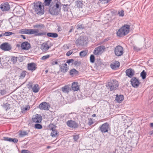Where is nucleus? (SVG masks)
I'll return each instance as SVG.
<instances>
[{
    "label": "nucleus",
    "instance_id": "f257e3e1",
    "mask_svg": "<svg viewBox=\"0 0 153 153\" xmlns=\"http://www.w3.org/2000/svg\"><path fill=\"white\" fill-rule=\"evenodd\" d=\"M61 3L58 1H55L53 4H51L49 9L50 13L52 15L57 14L58 10H60L62 7Z\"/></svg>",
    "mask_w": 153,
    "mask_h": 153
},
{
    "label": "nucleus",
    "instance_id": "f03ea898",
    "mask_svg": "<svg viewBox=\"0 0 153 153\" xmlns=\"http://www.w3.org/2000/svg\"><path fill=\"white\" fill-rule=\"evenodd\" d=\"M38 32L39 30H38L33 29H23L20 30L19 31V33H20L27 34H35V35L36 36H39L45 35L46 34V33L45 32L38 33Z\"/></svg>",
    "mask_w": 153,
    "mask_h": 153
},
{
    "label": "nucleus",
    "instance_id": "7ed1b4c3",
    "mask_svg": "<svg viewBox=\"0 0 153 153\" xmlns=\"http://www.w3.org/2000/svg\"><path fill=\"white\" fill-rule=\"evenodd\" d=\"M130 26L125 25L117 31V34L119 37H122L128 33L129 31Z\"/></svg>",
    "mask_w": 153,
    "mask_h": 153
},
{
    "label": "nucleus",
    "instance_id": "20e7f679",
    "mask_svg": "<svg viewBox=\"0 0 153 153\" xmlns=\"http://www.w3.org/2000/svg\"><path fill=\"white\" fill-rule=\"evenodd\" d=\"M34 4V9L36 13L40 14H43L44 10L42 3L38 1L35 3Z\"/></svg>",
    "mask_w": 153,
    "mask_h": 153
},
{
    "label": "nucleus",
    "instance_id": "39448f33",
    "mask_svg": "<svg viewBox=\"0 0 153 153\" xmlns=\"http://www.w3.org/2000/svg\"><path fill=\"white\" fill-rule=\"evenodd\" d=\"M114 52L115 54L117 56H121L123 52V48L120 45L117 46L115 48Z\"/></svg>",
    "mask_w": 153,
    "mask_h": 153
},
{
    "label": "nucleus",
    "instance_id": "423d86ee",
    "mask_svg": "<svg viewBox=\"0 0 153 153\" xmlns=\"http://www.w3.org/2000/svg\"><path fill=\"white\" fill-rule=\"evenodd\" d=\"M87 39L83 36L79 37L76 41V43L79 45H83L87 42Z\"/></svg>",
    "mask_w": 153,
    "mask_h": 153
},
{
    "label": "nucleus",
    "instance_id": "0eeeda50",
    "mask_svg": "<svg viewBox=\"0 0 153 153\" xmlns=\"http://www.w3.org/2000/svg\"><path fill=\"white\" fill-rule=\"evenodd\" d=\"M50 42H47L44 43L41 45V49L43 52H46L51 47Z\"/></svg>",
    "mask_w": 153,
    "mask_h": 153
},
{
    "label": "nucleus",
    "instance_id": "6e6552de",
    "mask_svg": "<svg viewBox=\"0 0 153 153\" xmlns=\"http://www.w3.org/2000/svg\"><path fill=\"white\" fill-rule=\"evenodd\" d=\"M50 107L49 103L46 102H43L39 105V108L41 109L45 110H48Z\"/></svg>",
    "mask_w": 153,
    "mask_h": 153
},
{
    "label": "nucleus",
    "instance_id": "1a4fd4ad",
    "mask_svg": "<svg viewBox=\"0 0 153 153\" xmlns=\"http://www.w3.org/2000/svg\"><path fill=\"white\" fill-rule=\"evenodd\" d=\"M109 128V125L107 123L102 124L100 127V130L102 133L107 132Z\"/></svg>",
    "mask_w": 153,
    "mask_h": 153
},
{
    "label": "nucleus",
    "instance_id": "9d476101",
    "mask_svg": "<svg viewBox=\"0 0 153 153\" xmlns=\"http://www.w3.org/2000/svg\"><path fill=\"white\" fill-rule=\"evenodd\" d=\"M131 84L134 88L138 87L140 84V82L136 78L133 77L131 80Z\"/></svg>",
    "mask_w": 153,
    "mask_h": 153
},
{
    "label": "nucleus",
    "instance_id": "9b49d317",
    "mask_svg": "<svg viewBox=\"0 0 153 153\" xmlns=\"http://www.w3.org/2000/svg\"><path fill=\"white\" fill-rule=\"evenodd\" d=\"M105 49L104 46H100L96 48L94 51V54L95 55H98L101 54Z\"/></svg>",
    "mask_w": 153,
    "mask_h": 153
},
{
    "label": "nucleus",
    "instance_id": "f8f14e48",
    "mask_svg": "<svg viewBox=\"0 0 153 153\" xmlns=\"http://www.w3.org/2000/svg\"><path fill=\"white\" fill-rule=\"evenodd\" d=\"M0 8L3 11H7L10 9V5L7 2L3 3L0 5Z\"/></svg>",
    "mask_w": 153,
    "mask_h": 153
},
{
    "label": "nucleus",
    "instance_id": "ddd939ff",
    "mask_svg": "<svg viewBox=\"0 0 153 153\" xmlns=\"http://www.w3.org/2000/svg\"><path fill=\"white\" fill-rule=\"evenodd\" d=\"M1 48L4 51H9L11 48L10 45L7 43H4L1 45Z\"/></svg>",
    "mask_w": 153,
    "mask_h": 153
},
{
    "label": "nucleus",
    "instance_id": "4468645a",
    "mask_svg": "<svg viewBox=\"0 0 153 153\" xmlns=\"http://www.w3.org/2000/svg\"><path fill=\"white\" fill-rule=\"evenodd\" d=\"M42 117L39 115L36 114L32 118L33 121L34 123H40L42 120Z\"/></svg>",
    "mask_w": 153,
    "mask_h": 153
},
{
    "label": "nucleus",
    "instance_id": "2eb2a0df",
    "mask_svg": "<svg viewBox=\"0 0 153 153\" xmlns=\"http://www.w3.org/2000/svg\"><path fill=\"white\" fill-rule=\"evenodd\" d=\"M27 68L28 70L33 71L36 69V65L34 63H30L28 64Z\"/></svg>",
    "mask_w": 153,
    "mask_h": 153
},
{
    "label": "nucleus",
    "instance_id": "dca6fc26",
    "mask_svg": "<svg viewBox=\"0 0 153 153\" xmlns=\"http://www.w3.org/2000/svg\"><path fill=\"white\" fill-rule=\"evenodd\" d=\"M67 124L69 127L74 128H77L78 126L77 123L75 121L71 120L68 121L67 122Z\"/></svg>",
    "mask_w": 153,
    "mask_h": 153
},
{
    "label": "nucleus",
    "instance_id": "f3484780",
    "mask_svg": "<svg viewBox=\"0 0 153 153\" xmlns=\"http://www.w3.org/2000/svg\"><path fill=\"white\" fill-rule=\"evenodd\" d=\"M60 70L63 73L67 72L69 68L67 66V64L66 63L63 64L60 66Z\"/></svg>",
    "mask_w": 153,
    "mask_h": 153
},
{
    "label": "nucleus",
    "instance_id": "a211bd4d",
    "mask_svg": "<svg viewBox=\"0 0 153 153\" xmlns=\"http://www.w3.org/2000/svg\"><path fill=\"white\" fill-rule=\"evenodd\" d=\"M21 47L24 50H28L30 48V45L27 42H25L22 43Z\"/></svg>",
    "mask_w": 153,
    "mask_h": 153
},
{
    "label": "nucleus",
    "instance_id": "6ab92c4d",
    "mask_svg": "<svg viewBox=\"0 0 153 153\" xmlns=\"http://www.w3.org/2000/svg\"><path fill=\"white\" fill-rule=\"evenodd\" d=\"M126 75L130 77H131L134 74V71L131 69L127 70L126 71Z\"/></svg>",
    "mask_w": 153,
    "mask_h": 153
},
{
    "label": "nucleus",
    "instance_id": "aec40b11",
    "mask_svg": "<svg viewBox=\"0 0 153 153\" xmlns=\"http://www.w3.org/2000/svg\"><path fill=\"white\" fill-rule=\"evenodd\" d=\"M116 101L118 102H121L124 99L123 96L122 95H120L119 96L118 94L116 95Z\"/></svg>",
    "mask_w": 153,
    "mask_h": 153
},
{
    "label": "nucleus",
    "instance_id": "412c9836",
    "mask_svg": "<svg viewBox=\"0 0 153 153\" xmlns=\"http://www.w3.org/2000/svg\"><path fill=\"white\" fill-rule=\"evenodd\" d=\"M72 89L74 91H77L79 89L78 83L74 82L72 84Z\"/></svg>",
    "mask_w": 153,
    "mask_h": 153
},
{
    "label": "nucleus",
    "instance_id": "4be33fe9",
    "mask_svg": "<svg viewBox=\"0 0 153 153\" xmlns=\"http://www.w3.org/2000/svg\"><path fill=\"white\" fill-rule=\"evenodd\" d=\"M108 83H111V84L113 87H114L116 89L118 86V82L116 80H112Z\"/></svg>",
    "mask_w": 153,
    "mask_h": 153
},
{
    "label": "nucleus",
    "instance_id": "5701e85b",
    "mask_svg": "<svg viewBox=\"0 0 153 153\" xmlns=\"http://www.w3.org/2000/svg\"><path fill=\"white\" fill-rule=\"evenodd\" d=\"M119 66L120 63L118 61H115L114 63L111 65V67L113 69H115L116 68H118Z\"/></svg>",
    "mask_w": 153,
    "mask_h": 153
},
{
    "label": "nucleus",
    "instance_id": "b1692460",
    "mask_svg": "<svg viewBox=\"0 0 153 153\" xmlns=\"http://www.w3.org/2000/svg\"><path fill=\"white\" fill-rule=\"evenodd\" d=\"M33 91L35 93L38 92L39 90V86L37 84H35L32 88Z\"/></svg>",
    "mask_w": 153,
    "mask_h": 153
},
{
    "label": "nucleus",
    "instance_id": "393cba45",
    "mask_svg": "<svg viewBox=\"0 0 153 153\" xmlns=\"http://www.w3.org/2000/svg\"><path fill=\"white\" fill-rule=\"evenodd\" d=\"M47 34L48 36L53 38H56L58 36L57 34L56 33H48Z\"/></svg>",
    "mask_w": 153,
    "mask_h": 153
},
{
    "label": "nucleus",
    "instance_id": "a878e982",
    "mask_svg": "<svg viewBox=\"0 0 153 153\" xmlns=\"http://www.w3.org/2000/svg\"><path fill=\"white\" fill-rule=\"evenodd\" d=\"M57 132L56 130L53 128L51 133V135L52 136V137H56V136H57Z\"/></svg>",
    "mask_w": 153,
    "mask_h": 153
},
{
    "label": "nucleus",
    "instance_id": "bb28decb",
    "mask_svg": "<svg viewBox=\"0 0 153 153\" xmlns=\"http://www.w3.org/2000/svg\"><path fill=\"white\" fill-rule=\"evenodd\" d=\"M62 90L64 92L68 93L69 91V87L68 86H65L62 88Z\"/></svg>",
    "mask_w": 153,
    "mask_h": 153
},
{
    "label": "nucleus",
    "instance_id": "cd10ccee",
    "mask_svg": "<svg viewBox=\"0 0 153 153\" xmlns=\"http://www.w3.org/2000/svg\"><path fill=\"white\" fill-rule=\"evenodd\" d=\"M111 83H108L106 85V86L107 88L109 89L111 91H112L113 90H115L116 89L113 87V86L111 85Z\"/></svg>",
    "mask_w": 153,
    "mask_h": 153
},
{
    "label": "nucleus",
    "instance_id": "c85d7f7f",
    "mask_svg": "<svg viewBox=\"0 0 153 153\" xmlns=\"http://www.w3.org/2000/svg\"><path fill=\"white\" fill-rule=\"evenodd\" d=\"M88 52L87 51H83L80 52L79 55L81 57L85 56L87 54Z\"/></svg>",
    "mask_w": 153,
    "mask_h": 153
},
{
    "label": "nucleus",
    "instance_id": "c756f323",
    "mask_svg": "<svg viewBox=\"0 0 153 153\" xmlns=\"http://www.w3.org/2000/svg\"><path fill=\"white\" fill-rule=\"evenodd\" d=\"M146 73L144 70H143L140 73V76L143 79H144L146 77Z\"/></svg>",
    "mask_w": 153,
    "mask_h": 153
},
{
    "label": "nucleus",
    "instance_id": "7c9ffc66",
    "mask_svg": "<svg viewBox=\"0 0 153 153\" xmlns=\"http://www.w3.org/2000/svg\"><path fill=\"white\" fill-rule=\"evenodd\" d=\"M13 34V33L12 32H5L4 33H2V35H3V36H10Z\"/></svg>",
    "mask_w": 153,
    "mask_h": 153
},
{
    "label": "nucleus",
    "instance_id": "2f4dec72",
    "mask_svg": "<svg viewBox=\"0 0 153 153\" xmlns=\"http://www.w3.org/2000/svg\"><path fill=\"white\" fill-rule=\"evenodd\" d=\"M77 71L74 69H71L70 71V74L71 75L77 74Z\"/></svg>",
    "mask_w": 153,
    "mask_h": 153
},
{
    "label": "nucleus",
    "instance_id": "473e14b6",
    "mask_svg": "<svg viewBox=\"0 0 153 153\" xmlns=\"http://www.w3.org/2000/svg\"><path fill=\"white\" fill-rule=\"evenodd\" d=\"M27 134V132L25 131H21L19 133V135L21 137H23Z\"/></svg>",
    "mask_w": 153,
    "mask_h": 153
},
{
    "label": "nucleus",
    "instance_id": "72a5a7b5",
    "mask_svg": "<svg viewBox=\"0 0 153 153\" xmlns=\"http://www.w3.org/2000/svg\"><path fill=\"white\" fill-rule=\"evenodd\" d=\"M51 1V0H45L44 4L45 6H49Z\"/></svg>",
    "mask_w": 153,
    "mask_h": 153
},
{
    "label": "nucleus",
    "instance_id": "f704fd0d",
    "mask_svg": "<svg viewBox=\"0 0 153 153\" xmlns=\"http://www.w3.org/2000/svg\"><path fill=\"white\" fill-rule=\"evenodd\" d=\"M34 28H40L41 27L42 28H43L44 27V26L42 24H38V25H36L34 26Z\"/></svg>",
    "mask_w": 153,
    "mask_h": 153
},
{
    "label": "nucleus",
    "instance_id": "c9c22d12",
    "mask_svg": "<svg viewBox=\"0 0 153 153\" xmlns=\"http://www.w3.org/2000/svg\"><path fill=\"white\" fill-rule=\"evenodd\" d=\"M90 60L91 63H94V62L95 58L94 55H91L90 57Z\"/></svg>",
    "mask_w": 153,
    "mask_h": 153
},
{
    "label": "nucleus",
    "instance_id": "e433bc0d",
    "mask_svg": "<svg viewBox=\"0 0 153 153\" xmlns=\"http://www.w3.org/2000/svg\"><path fill=\"white\" fill-rule=\"evenodd\" d=\"M17 61V58L16 57H13L11 58V62L14 64Z\"/></svg>",
    "mask_w": 153,
    "mask_h": 153
},
{
    "label": "nucleus",
    "instance_id": "4c0bfd02",
    "mask_svg": "<svg viewBox=\"0 0 153 153\" xmlns=\"http://www.w3.org/2000/svg\"><path fill=\"white\" fill-rule=\"evenodd\" d=\"M26 74V73L25 71H23L21 74L20 77L21 78L23 79L24 78Z\"/></svg>",
    "mask_w": 153,
    "mask_h": 153
},
{
    "label": "nucleus",
    "instance_id": "58836bf2",
    "mask_svg": "<svg viewBox=\"0 0 153 153\" xmlns=\"http://www.w3.org/2000/svg\"><path fill=\"white\" fill-rule=\"evenodd\" d=\"M35 128L37 129H41L42 128V126L41 125L39 124H36L35 125Z\"/></svg>",
    "mask_w": 153,
    "mask_h": 153
},
{
    "label": "nucleus",
    "instance_id": "ea45409f",
    "mask_svg": "<svg viewBox=\"0 0 153 153\" xmlns=\"http://www.w3.org/2000/svg\"><path fill=\"white\" fill-rule=\"evenodd\" d=\"M49 55H47L44 56H43L42 58L41 59L42 60H45L48 59L50 57Z\"/></svg>",
    "mask_w": 153,
    "mask_h": 153
},
{
    "label": "nucleus",
    "instance_id": "a19ab883",
    "mask_svg": "<svg viewBox=\"0 0 153 153\" xmlns=\"http://www.w3.org/2000/svg\"><path fill=\"white\" fill-rule=\"evenodd\" d=\"M4 139L6 141H8L9 142H11V138L7 137H4Z\"/></svg>",
    "mask_w": 153,
    "mask_h": 153
},
{
    "label": "nucleus",
    "instance_id": "79ce46f5",
    "mask_svg": "<svg viewBox=\"0 0 153 153\" xmlns=\"http://www.w3.org/2000/svg\"><path fill=\"white\" fill-rule=\"evenodd\" d=\"M73 52V50H71L68 52L66 53V55L68 56H69Z\"/></svg>",
    "mask_w": 153,
    "mask_h": 153
},
{
    "label": "nucleus",
    "instance_id": "37998d69",
    "mask_svg": "<svg viewBox=\"0 0 153 153\" xmlns=\"http://www.w3.org/2000/svg\"><path fill=\"white\" fill-rule=\"evenodd\" d=\"M118 14L120 16H124V11L123 10H122L120 11H119L118 12Z\"/></svg>",
    "mask_w": 153,
    "mask_h": 153
},
{
    "label": "nucleus",
    "instance_id": "c03bdc74",
    "mask_svg": "<svg viewBox=\"0 0 153 153\" xmlns=\"http://www.w3.org/2000/svg\"><path fill=\"white\" fill-rule=\"evenodd\" d=\"M30 108V106L28 105L25 107L23 109V110L24 111L28 110Z\"/></svg>",
    "mask_w": 153,
    "mask_h": 153
},
{
    "label": "nucleus",
    "instance_id": "a18cd8bd",
    "mask_svg": "<svg viewBox=\"0 0 153 153\" xmlns=\"http://www.w3.org/2000/svg\"><path fill=\"white\" fill-rule=\"evenodd\" d=\"M73 137L74 140L76 141L79 139V135H74Z\"/></svg>",
    "mask_w": 153,
    "mask_h": 153
},
{
    "label": "nucleus",
    "instance_id": "49530a36",
    "mask_svg": "<svg viewBox=\"0 0 153 153\" xmlns=\"http://www.w3.org/2000/svg\"><path fill=\"white\" fill-rule=\"evenodd\" d=\"M9 105V104L7 103H6L4 105V107L6 110L7 109Z\"/></svg>",
    "mask_w": 153,
    "mask_h": 153
},
{
    "label": "nucleus",
    "instance_id": "de8ad7c7",
    "mask_svg": "<svg viewBox=\"0 0 153 153\" xmlns=\"http://www.w3.org/2000/svg\"><path fill=\"white\" fill-rule=\"evenodd\" d=\"M11 142H13L15 143H16L18 141V140L16 138H11Z\"/></svg>",
    "mask_w": 153,
    "mask_h": 153
},
{
    "label": "nucleus",
    "instance_id": "09e8293b",
    "mask_svg": "<svg viewBox=\"0 0 153 153\" xmlns=\"http://www.w3.org/2000/svg\"><path fill=\"white\" fill-rule=\"evenodd\" d=\"M77 29L78 30H80L82 28V25H79L77 26Z\"/></svg>",
    "mask_w": 153,
    "mask_h": 153
},
{
    "label": "nucleus",
    "instance_id": "8fccbe9b",
    "mask_svg": "<svg viewBox=\"0 0 153 153\" xmlns=\"http://www.w3.org/2000/svg\"><path fill=\"white\" fill-rule=\"evenodd\" d=\"M19 9L20 10V11H21L23 10V8H22L21 7H16L15 8L14 10V11H16L17 9Z\"/></svg>",
    "mask_w": 153,
    "mask_h": 153
},
{
    "label": "nucleus",
    "instance_id": "3c124183",
    "mask_svg": "<svg viewBox=\"0 0 153 153\" xmlns=\"http://www.w3.org/2000/svg\"><path fill=\"white\" fill-rule=\"evenodd\" d=\"M133 48L135 51H139L140 50V48H138L137 47L135 46H133Z\"/></svg>",
    "mask_w": 153,
    "mask_h": 153
},
{
    "label": "nucleus",
    "instance_id": "603ef678",
    "mask_svg": "<svg viewBox=\"0 0 153 153\" xmlns=\"http://www.w3.org/2000/svg\"><path fill=\"white\" fill-rule=\"evenodd\" d=\"M0 93L2 95H4L6 93V91L4 90H1L0 91Z\"/></svg>",
    "mask_w": 153,
    "mask_h": 153
},
{
    "label": "nucleus",
    "instance_id": "864d4df0",
    "mask_svg": "<svg viewBox=\"0 0 153 153\" xmlns=\"http://www.w3.org/2000/svg\"><path fill=\"white\" fill-rule=\"evenodd\" d=\"M147 43H148V44H146L145 45L146 48H147L149 47V46H150V42H148Z\"/></svg>",
    "mask_w": 153,
    "mask_h": 153
},
{
    "label": "nucleus",
    "instance_id": "5fc2aeb1",
    "mask_svg": "<svg viewBox=\"0 0 153 153\" xmlns=\"http://www.w3.org/2000/svg\"><path fill=\"white\" fill-rule=\"evenodd\" d=\"M100 1L102 2L104 1V3H107L110 1V0H100Z\"/></svg>",
    "mask_w": 153,
    "mask_h": 153
},
{
    "label": "nucleus",
    "instance_id": "6e6d98bb",
    "mask_svg": "<svg viewBox=\"0 0 153 153\" xmlns=\"http://www.w3.org/2000/svg\"><path fill=\"white\" fill-rule=\"evenodd\" d=\"M74 60L72 59H69L67 60L66 62L68 63H70L71 62H72Z\"/></svg>",
    "mask_w": 153,
    "mask_h": 153
},
{
    "label": "nucleus",
    "instance_id": "4d7b16f0",
    "mask_svg": "<svg viewBox=\"0 0 153 153\" xmlns=\"http://www.w3.org/2000/svg\"><path fill=\"white\" fill-rule=\"evenodd\" d=\"M22 153H28V151L27 150H23L22 151Z\"/></svg>",
    "mask_w": 153,
    "mask_h": 153
},
{
    "label": "nucleus",
    "instance_id": "13d9d810",
    "mask_svg": "<svg viewBox=\"0 0 153 153\" xmlns=\"http://www.w3.org/2000/svg\"><path fill=\"white\" fill-rule=\"evenodd\" d=\"M32 84L31 82H30L29 84L28 85V88H31L32 86Z\"/></svg>",
    "mask_w": 153,
    "mask_h": 153
},
{
    "label": "nucleus",
    "instance_id": "bf43d9fd",
    "mask_svg": "<svg viewBox=\"0 0 153 153\" xmlns=\"http://www.w3.org/2000/svg\"><path fill=\"white\" fill-rule=\"evenodd\" d=\"M57 61H53L52 62L51 64L52 65H54L57 64Z\"/></svg>",
    "mask_w": 153,
    "mask_h": 153
},
{
    "label": "nucleus",
    "instance_id": "052dcab7",
    "mask_svg": "<svg viewBox=\"0 0 153 153\" xmlns=\"http://www.w3.org/2000/svg\"><path fill=\"white\" fill-rule=\"evenodd\" d=\"M93 123V122H92L91 121V120H90L88 123V124L89 125H91V124H92Z\"/></svg>",
    "mask_w": 153,
    "mask_h": 153
},
{
    "label": "nucleus",
    "instance_id": "680f3d73",
    "mask_svg": "<svg viewBox=\"0 0 153 153\" xmlns=\"http://www.w3.org/2000/svg\"><path fill=\"white\" fill-rule=\"evenodd\" d=\"M21 36L22 38H23V39H26V38L25 36L24 35H21Z\"/></svg>",
    "mask_w": 153,
    "mask_h": 153
},
{
    "label": "nucleus",
    "instance_id": "e2e57ef3",
    "mask_svg": "<svg viewBox=\"0 0 153 153\" xmlns=\"http://www.w3.org/2000/svg\"><path fill=\"white\" fill-rule=\"evenodd\" d=\"M149 134L150 135H152V134H153V130L151 131L150 133Z\"/></svg>",
    "mask_w": 153,
    "mask_h": 153
},
{
    "label": "nucleus",
    "instance_id": "0e129e2a",
    "mask_svg": "<svg viewBox=\"0 0 153 153\" xmlns=\"http://www.w3.org/2000/svg\"><path fill=\"white\" fill-rule=\"evenodd\" d=\"M150 125L151 127H153V123H151Z\"/></svg>",
    "mask_w": 153,
    "mask_h": 153
},
{
    "label": "nucleus",
    "instance_id": "69168bd1",
    "mask_svg": "<svg viewBox=\"0 0 153 153\" xmlns=\"http://www.w3.org/2000/svg\"><path fill=\"white\" fill-rule=\"evenodd\" d=\"M45 72L46 73H47L48 72V70H46Z\"/></svg>",
    "mask_w": 153,
    "mask_h": 153
},
{
    "label": "nucleus",
    "instance_id": "338daca9",
    "mask_svg": "<svg viewBox=\"0 0 153 153\" xmlns=\"http://www.w3.org/2000/svg\"><path fill=\"white\" fill-rule=\"evenodd\" d=\"M3 36V35H2V34H0V37H2Z\"/></svg>",
    "mask_w": 153,
    "mask_h": 153
},
{
    "label": "nucleus",
    "instance_id": "774afa93",
    "mask_svg": "<svg viewBox=\"0 0 153 153\" xmlns=\"http://www.w3.org/2000/svg\"><path fill=\"white\" fill-rule=\"evenodd\" d=\"M95 115H95V114H93V117H94L95 116Z\"/></svg>",
    "mask_w": 153,
    "mask_h": 153
}]
</instances>
